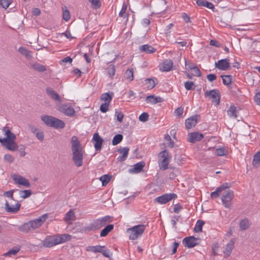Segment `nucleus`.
<instances>
[{"label": "nucleus", "instance_id": "nucleus-1", "mask_svg": "<svg viewBox=\"0 0 260 260\" xmlns=\"http://www.w3.org/2000/svg\"><path fill=\"white\" fill-rule=\"evenodd\" d=\"M72 159L75 165L80 167L83 165V154L84 152L79 139L76 136H73L71 140Z\"/></svg>", "mask_w": 260, "mask_h": 260}, {"label": "nucleus", "instance_id": "nucleus-2", "mask_svg": "<svg viewBox=\"0 0 260 260\" xmlns=\"http://www.w3.org/2000/svg\"><path fill=\"white\" fill-rule=\"evenodd\" d=\"M2 131L5 138H0V143L9 150L15 151L17 150L18 145L15 142L16 138L15 135L11 132L8 127H3Z\"/></svg>", "mask_w": 260, "mask_h": 260}, {"label": "nucleus", "instance_id": "nucleus-3", "mask_svg": "<svg viewBox=\"0 0 260 260\" xmlns=\"http://www.w3.org/2000/svg\"><path fill=\"white\" fill-rule=\"evenodd\" d=\"M48 215L44 214L38 218L23 224L20 229L24 232H28L40 228L48 218Z\"/></svg>", "mask_w": 260, "mask_h": 260}, {"label": "nucleus", "instance_id": "nucleus-4", "mask_svg": "<svg viewBox=\"0 0 260 260\" xmlns=\"http://www.w3.org/2000/svg\"><path fill=\"white\" fill-rule=\"evenodd\" d=\"M146 225L138 224L127 229L126 233L131 240H135L141 237L146 230Z\"/></svg>", "mask_w": 260, "mask_h": 260}, {"label": "nucleus", "instance_id": "nucleus-5", "mask_svg": "<svg viewBox=\"0 0 260 260\" xmlns=\"http://www.w3.org/2000/svg\"><path fill=\"white\" fill-rule=\"evenodd\" d=\"M158 164L161 170H166L171 159V155L167 150L161 151L159 154Z\"/></svg>", "mask_w": 260, "mask_h": 260}, {"label": "nucleus", "instance_id": "nucleus-6", "mask_svg": "<svg viewBox=\"0 0 260 260\" xmlns=\"http://www.w3.org/2000/svg\"><path fill=\"white\" fill-rule=\"evenodd\" d=\"M113 96V92H105L102 94L100 97V101L104 103L101 105L100 109L102 113H106L109 110V106L112 100Z\"/></svg>", "mask_w": 260, "mask_h": 260}, {"label": "nucleus", "instance_id": "nucleus-7", "mask_svg": "<svg viewBox=\"0 0 260 260\" xmlns=\"http://www.w3.org/2000/svg\"><path fill=\"white\" fill-rule=\"evenodd\" d=\"M57 110L60 113L64 114L69 117H73L75 115V110L71 104H64L57 106Z\"/></svg>", "mask_w": 260, "mask_h": 260}, {"label": "nucleus", "instance_id": "nucleus-8", "mask_svg": "<svg viewBox=\"0 0 260 260\" xmlns=\"http://www.w3.org/2000/svg\"><path fill=\"white\" fill-rule=\"evenodd\" d=\"M20 204L18 201L12 199L5 204L6 210L8 212L16 213L18 212L20 208Z\"/></svg>", "mask_w": 260, "mask_h": 260}, {"label": "nucleus", "instance_id": "nucleus-9", "mask_svg": "<svg viewBox=\"0 0 260 260\" xmlns=\"http://www.w3.org/2000/svg\"><path fill=\"white\" fill-rule=\"evenodd\" d=\"M11 177L15 184L23 186L25 187H29L30 186L29 180L22 176H21L19 174H14L12 175Z\"/></svg>", "mask_w": 260, "mask_h": 260}, {"label": "nucleus", "instance_id": "nucleus-10", "mask_svg": "<svg viewBox=\"0 0 260 260\" xmlns=\"http://www.w3.org/2000/svg\"><path fill=\"white\" fill-rule=\"evenodd\" d=\"M234 197V192L231 190H228L226 191V193L222 196L221 201L222 204L225 208H229L231 207Z\"/></svg>", "mask_w": 260, "mask_h": 260}, {"label": "nucleus", "instance_id": "nucleus-11", "mask_svg": "<svg viewBox=\"0 0 260 260\" xmlns=\"http://www.w3.org/2000/svg\"><path fill=\"white\" fill-rule=\"evenodd\" d=\"M177 198V194L174 193H166L156 198L155 201L159 204H165Z\"/></svg>", "mask_w": 260, "mask_h": 260}, {"label": "nucleus", "instance_id": "nucleus-12", "mask_svg": "<svg viewBox=\"0 0 260 260\" xmlns=\"http://www.w3.org/2000/svg\"><path fill=\"white\" fill-rule=\"evenodd\" d=\"M110 217L106 216L101 218H98L92 222L95 230H99L104 226L107 223L110 222Z\"/></svg>", "mask_w": 260, "mask_h": 260}, {"label": "nucleus", "instance_id": "nucleus-13", "mask_svg": "<svg viewBox=\"0 0 260 260\" xmlns=\"http://www.w3.org/2000/svg\"><path fill=\"white\" fill-rule=\"evenodd\" d=\"M205 96L208 97L216 105H218L220 102L219 92L218 90L214 89L206 91L205 93Z\"/></svg>", "mask_w": 260, "mask_h": 260}, {"label": "nucleus", "instance_id": "nucleus-14", "mask_svg": "<svg viewBox=\"0 0 260 260\" xmlns=\"http://www.w3.org/2000/svg\"><path fill=\"white\" fill-rule=\"evenodd\" d=\"M235 239H232L223 248L222 252L224 257H229L232 253L235 246Z\"/></svg>", "mask_w": 260, "mask_h": 260}, {"label": "nucleus", "instance_id": "nucleus-15", "mask_svg": "<svg viewBox=\"0 0 260 260\" xmlns=\"http://www.w3.org/2000/svg\"><path fill=\"white\" fill-rule=\"evenodd\" d=\"M215 67L219 70H228L230 67V60L228 58L219 60L215 62Z\"/></svg>", "mask_w": 260, "mask_h": 260}, {"label": "nucleus", "instance_id": "nucleus-16", "mask_svg": "<svg viewBox=\"0 0 260 260\" xmlns=\"http://www.w3.org/2000/svg\"><path fill=\"white\" fill-rule=\"evenodd\" d=\"M173 67V62L170 59H166L159 64L158 68L161 72L170 71Z\"/></svg>", "mask_w": 260, "mask_h": 260}, {"label": "nucleus", "instance_id": "nucleus-17", "mask_svg": "<svg viewBox=\"0 0 260 260\" xmlns=\"http://www.w3.org/2000/svg\"><path fill=\"white\" fill-rule=\"evenodd\" d=\"M185 247L192 248L198 245L197 239L193 236H190L185 238L182 241Z\"/></svg>", "mask_w": 260, "mask_h": 260}, {"label": "nucleus", "instance_id": "nucleus-18", "mask_svg": "<svg viewBox=\"0 0 260 260\" xmlns=\"http://www.w3.org/2000/svg\"><path fill=\"white\" fill-rule=\"evenodd\" d=\"M104 248V246H89L86 247V250L89 252H101L106 257H109V255L107 251L103 250Z\"/></svg>", "mask_w": 260, "mask_h": 260}, {"label": "nucleus", "instance_id": "nucleus-19", "mask_svg": "<svg viewBox=\"0 0 260 260\" xmlns=\"http://www.w3.org/2000/svg\"><path fill=\"white\" fill-rule=\"evenodd\" d=\"M58 245L56 235L48 236L43 241V245L46 247H51Z\"/></svg>", "mask_w": 260, "mask_h": 260}, {"label": "nucleus", "instance_id": "nucleus-20", "mask_svg": "<svg viewBox=\"0 0 260 260\" xmlns=\"http://www.w3.org/2000/svg\"><path fill=\"white\" fill-rule=\"evenodd\" d=\"M230 187L228 183L223 184L221 186L217 187L215 191L211 192L210 197L212 199L217 198L221 194V192L226 189Z\"/></svg>", "mask_w": 260, "mask_h": 260}, {"label": "nucleus", "instance_id": "nucleus-21", "mask_svg": "<svg viewBox=\"0 0 260 260\" xmlns=\"http://www.w3.org/2000/svg\"><path fill=\"white\" fill-rule=\"evenodd\" d=\"M92 140L94 142V146L95 149L97 151L100 150L102 148L103 139L99 135L98 133L93 134Z\"/></svg>", "mask_w": 260, "mask_h": 260}, {"label": "nucleus", "instance_id": "nucleus-22", "mask_svg": "<svg viewBox=\"0 0 260 260\" xmlns=\"http://www.w3.org/2000/svg\"><path fill=\"white\" fill-rule=\"evenodd\" d=\"M203 137L204 136L202 134L199 132H193L188 135V141L191 143H194L197 141H201Z\"/></svg>", "mask_w": 260, "mask_h": 260}, {"label": "nucleus", "instance_id": "nucleus-23", "mask_svg": "<svg viewBox=\"0 0 260 260\" xmlns=\"http://www.w3.org/2000/svg\"><path fill=\"white\" fill-rule=\"evenodd\" d=\"M198 123V116L194 115L185 120V127L187 129H190L194 127Z\"/></svg>", "mask_w": 260, "mask_h": 260}, {"label": "nucleus", "instance_id": "nucleus-24", "mask_svg": "<svg viewBox=\"0 0 260 260\" xmlns=\"http://www.w3.org/2000/svg\"><path fill=\"white\" fill-rule=\"evenodd\" d=\"M129 149L128 147L121 148L118 149V152L120 155L117 157V160L119 161H124L127 157Z\"/></svg>", "mask_w": 260, "mask_h": 260}, {"label": "nucleus", "instance_id": "nucleus-25", "mask_svg": "<svg viewBox=\"0 0 260 260\" xmlns=\"http://www.w3.org/2000/svg\"><path fill=\"white\" fill-rule=\"evenodd\" d=\"M46 93L53 100L57 101L59 103L61 102V98L59 94L52 89L50 88H47L46 89Z\"/></svg>", "mask_w": 260, "mask_h": 260}, {"label": "nucleus", "instance_id": "nucleus-26", "mask_svg": "<svg viewBox=\"0 0 260 260\" xmlns=\"http://www.w3.org/2000/svg\"><path fill=\"white\" fill-rule=\"evenodd\" d=\"M146 101L147 103L155 104L158 103L162 102L163 100L160 96H155L154 95H150L146 97Z\"/></svg>", "mask_w": 260, "mask_h": 260}, {"label": "nucleus", "instance_id": "nucleus-27", "mask_svg": "<svg viewBox=\"0 0 260 260\" xmlns=\"http://www.w3.org/2000/svg\"><path fill=\"white\" fill-rule=\"evenodd\" d=\"M127 5L125 3L122 5V8L119 13V16L125 19V22H127L128 20L129 14L126 12Z\"/></svg>", "mask_w": 260, "mask_h": 260}, {"label": "nucleus", "instance_id": "nucleus-28", "mask_svg": "<svg viewBox=\"0 0 260 260\" xmlns=\"http://www.w3.org/2000/svg\"><path fill=\"white\" fill-rule=\"evenodd\" d=\"M76 220V216L73 210L71 209L66 214L64 217V220L69 224L71 223Z\"/></svg>", "mask_w": 260, "mask_h": 260}, {"label": "nucleus", "instance_id": "nucleus-29", "mask_svg": "<svg viewBox=\"0 0 260 260\" xmlns=\"http://www.w3.org/2000/svg\"><path fill=\"white\" fill-rule=\"evenodd\" d=\"M228 154V149L226 147H219L215 150V154L218 156H227Z\"/></svg>", "mask_w": 260, "mask_h": 260}, {"label": "nucleus", "instance_id": "nucleus-30", "mask_svg": "<svg viewBox=\"0 0 260 260\" xmlns=\"http://www.w3.org/2000/svg\"><path fill=\"white\" fill-rule=\"evenodd\" d=\"M56 237L57 244H59L70 241L71 239L72 236L69 234H64L56 235Z\"/></svg>", "mask_w": 260, "mask_h": 260}, {"label": "nucleus", "instance_id": "nucleus-31", "mask_svg": "<svg viewBox=\"0 0 260 260\" xmlns=\"http://www.w3.org/2000/svg\"><path fill=\"white\" fill-rule=\"evenodd\" d=\"M140 50L146 53L151 54L154 53L156 49L148 44H145L140 47Z\"/></svg>", "mask_w": 260, "mask_h": 260}, {"label": "nucleus", "instance_id": "nucleus-32", "mask_svg": "<svg viewBox=\"0 0 260 260\" xmlns=\"http://www.w3.org/2000/svg\"><path fill=\"white\" fill-rule=\"evenodd\" d=\"M64 126H65V123H64V122L57 118H55L54 119V120L53 121V123L51 126V127H53L56 129L63 128L64 127Z\"/></svg>", "mask_w": 260, "mask_h": 260}, {"label": "nucleus", "instance_id": "nucleus-33", "mask_svg": "<svg viewBox=\"0 0 260 260\" xmlns=\"http://www.w3.org/2000/svg\"><path fill=\"white\" fill-rule=\"evenodd\" d=\"M114 229L113 224H109L104 228L100 233V236L102 237H106L108 234L111 232Z\"/></svg>", "mask_w": 260, "mask_h": 260}, {"label": "nucleus", "instance_id": "nucleus-34", "mask_svg": "<svg viewBox=\"0 0 260 260\" xmlns=\"http://www.w3.org/2000/svg\"><path fill=\"white\" fill-rule=\"evenodd\" d=\"M55 117L51 116L45 115L42 117L41 119L47 125L51 127Z\"/></svg>", "mask_w": 260, "mask_h": 260}, {"label": "nucleus", "instance_id": "nucleus-35", "mask_svg": "<svg viewBox=\"0 0 260 260\" xmlns=\"http://www.w3.org/2000/svg\"><path fill=\"white\" fill-rule=\"evenodd\" d=\"M124 77L125 80L129 82L133 81L134 79L133 69H127L124 73Z\"/></svg>", "mask_w": 260, "mask_h": 260}, {"label": "nucleus", "instance_id": "nucleus-36", "mask_svg": "<svg viewBox=\"0 0 260 260\" xmlns=\"http://www.w3.org/2000/svg\"><path fill=\"white\" fill-rule=\"evenodd\" d=\"M144 166L145 163L144 162L141 161L138 162L134 166V168L133 169L132 171L135 173H139L142 170Z\"/></svg>", "mask_w": 260, "mask_h": 260}, {"label": "nucleus", "instance_id": "nucleus-37", "mask_svg": "<svg viewBox=\"0 0 260 260\" xmlns=\"http://www.w3.org/2000/svg\"><path fill=\"white\" fill-rule=\"evenodd\" d=\"M252 164L255 168H257L260 166V151L254 155Z\"/></svg>", "mask_w": 260, "mask_h": 260}, {"label": "nucleus", "instance_id": "nucleus-38", "mask_svg": "<svg viewBox=\"0 0 260 260\" xmlns=\"http://www.w3.org/2000/svg\"><path fill=\"white\" fill-rule=\"evenodd\" d=\"M227 114L230 117L236 118L237 117L236 107L234 106H231L227 111Z\"/></svg>", "mask_w": 260, "mask_h": 260}, {"label": "nucleus", "instance_id": "nucleus-39", "mask_svg": "<svg viewBox=\"0 0 260 260\" xmlns=\"http://www.w3.org/2000/svg\"><path fill=\"white\" fill-rule=\"evenodd\" d=\"M31 68L34 70L39 72H43L46 70L45 66L39 63H35L31 65Z\"/></svg>", "mask_w": 260, "mask_h": 260}, {"label": "nucleus", "instance_id": "nucleus-40", "mask_svg": "<svg viewBox=\"0 0 260 260\" xmlns=\"http://www.w3.org/2000/svg\"><path fill=\"white\" fill-rule=\"evenodd\" d=\"M112 176L109 175H104L100 178L102 183V186H105L110 181Z\"/></svg>", "mask_w": 260, "mask_h": 260}, {"label": "nucleus", "instance_id": "nucleus-41", "mask_svg": "<svg viewBox=\"0 0 260 260\" xmlns=\"http://www.w3.org/2000/svg\"><path fill=\"white\" fill-rule=\"evenodd\" d=\"M223 83L226 85H230L232 82L233 77L231 75H221Z\"/></svg>", "mask_w": 260, "mask_h": 260}, {"label": "nucleus", "instance_id": "nucleus-42", "mask_svg": "<svg viewBox=\"0 0 260 260\" xmlns=\"http://www.w3.org/2000/svg\"><path fill=\"white\" fill-rule=\"evenodd\" d=\"M188 69L192 71V75L196 77H199L201 75V73L199 68L194 66H189Z\"/></svg>", "mask_w": 260, "mask_h": 260}, {"label": "nucleus", "instance_id": "nucleus-43", "mask_svg": "<svg viewBox=\"0 0 260 260\" xmlns=\"http://www.w3.org/2000/svg\"><path fill=\"white\" fill-rule=\"evenodd\" d=\"M107 74L110 78H113L115 73V67L114 65L111 64L107 69Z\"/></svg>", "mask_w": 260, "mask_h": 260}, {"label": "nucleus", "instance_id": "nucleus-44", "mask_svg": "<svg viewBox=\"0 0 260 260\" xmlns=\"http://www.w3.org/2000/svg\"><path fill=\"white\" fill-rule=\"evenodd\" d=\"M145 84L146 88L148 89H151L154 87L155 84L154 81L152 79H147L145 80Z\"/></svg>", "mask_w": 260, "mask_h": 260}, {"label": "nucleus", "instance_id": "nucleus-45", "mask_svg": "<svg viewBox=\"0 0 260 260\" xmlns=\"http://www.w3.org/2000/svg\"><path fill=\"white\" fill-rule=\"evenodd\" d=\"M249 220L247 219H244L240 222V228L241 230H245L249 227Z\"/></svg>", "mask_w": 260, "mask_h": 260}, {"label": "nucleus", "instance_id": "nucleus-46", "mask_svg": "<svg viewBox=\"0 0 260 260\" xmlns=\"http://www.w3.org/2000/svg\"><path fill=\"white\" fill-rule=\"evenodd\" d=\"M205 222L203 221L198 220L196 223V224L194 228V231L196 232H200L202 230L203 226Z\"/></svg>", "mask_w": 260, "mask_h": 260}, {"label": "nucleus", "instance_id": "nucleus-47", "mask_svg": "<svg viewBox=\"0 0 260 260\" xmlns=\"http://www.w3.org/2000/svg\"><path fill=\"white\" fill-rule=\"evenodd\" d=\"M123 139V136L121 134H117L115 135L112 140V145H116L120 143Z\"/></svg>", "mask_w": 260, "mask_h": 260}, {"label": "nucleus", "instance_id": "nucleus-48", "mask_svg": "<svg viewBox=\"0 0 260 260\" xmlns=\"http://www.w3.org/2000/svg\"><path fill=\"white\" fill-rule=\"evenodd\" d=\"M165 140L167 142L166 143L167 146L170 148H173L174 145L173 141L172 140L171 137L168 134H166L164 137Z\"/></svg>", "mask_w": 260, "mask_h": 260}, {"label": "nucleus", "instance_id": "nucleus-49", "mask_svg": "<svg viewBox=\"0 0 260 260\" xmlns=\"http://www.w3.org/2000/svg\"><path fill=\"white\" fill-rule=\"evenodd\" d=\"M18 51L21 54L24 55L27 58H30L31 57L30 52L25 48L20 47L18 49Z\"/></svg>", "mask_w": 260, "mask_h": 260}, {"label": "nucleus", "instance_id": "nucleus-50", "mask_svg": "<svg viewBox=\"0 0 260 260\" xmlns=\"http://www.w3.org/2000/svg\"><path fill=\"white\" fill-rule=\"evenodd\" d=\"M115 116L116 117L117 120L119 122H122L124 117V114L121 111L119 110H116Z\"/></svg>", "mask_w": 260, "mask_h": 260}, {"label": "nucleus", "instance_id": "nucleus-51", "mask_svg": "<svg viewBox=\"0 0 260 260\" xmlns=\"http://www.w3.org/2000/svg\"><path fill=\"white\" fill-rule=\"evenodd\" d=\"M31 194V192L30 190H20L19 191V195L21 198L23 199H25Z\"/></svg>", "mask_w": 260, "mask_h": 260}, {"label": "nucleus", "instance_id": "nucleus-52", "mask_svg": "<svg viewBox=\"0 0 260 260\" xmlns=\"http://www.w3.org/2000/svg\"><path fill=\"white\" fill-rule=\"evenodd\" d=\"M70 13L65 7L63 9L62 18L64 21H68L70 20Z\"/></svg>", "mask_w": 260, "mask_h": 260}, {"label": "nucleus", "instance_id": "nucleus-53", "mask_svg": "<svg viewBox=\"0 0 260 260\" xmlns=\"http://www.w3.org/2000/svg\"><path fill=\"white\" fill-rule=\"evenodd\" d=\"M88 1L91 3V7L95 9L99 8L101 6L100 0H88Z\"/></svg>", "mask_w": 260, "mask_h": 260}, {"label": "nucleus", "instance_id": "nucleus-54", "mask_svg": "<svg viewBox=\"0 0 260 260\" xmlns=\"http://www.w3.org/2000/svg\"><path fill=\"white\" fill-rule=\"evenodd\" d=\"M149 118V115L147 113L144 112L142 113L139 117V119L140 121L142 122H146L148 120Z\"/></svg>", "mask_w": 260, "mask_h": 260}, {"label": "nucleus", "instance_id": "nucleus-55", "mask_svg": "<svg viewBox=\"0 0 260 260\" xmlns=\"http://www.w3.org/2000/svg\"><path fill=\"white\" fill-rule=\"evenodd\" d=\"M11 2V0H0V5L4 9H7L8 8Z\"/></svg>", "mask_w": 260, "mask_h": 260}, {"label": "nucleus", "instance_id": "nucleus-56", "mask_svg": "<svg viewBox=\"0 0 260 260\" xmlns=\"http://www.w3.org/2000/svg\"><path fill=\"white\" fill-rule=\"evenodd\" d=\"M19 249L17 248L15 249H11L10 250L4 254V256H9L11 255H15L17 254V253L18 252Z\"/></svg>", "mask_w": 260, "mask_h": 260}, {"label": "nucleus", "instance_id": "nucleus-57", "mask_svg": "<svg viewBox=\"0 0 260 260\" xmlns=\"http://www.w3.org/2000/svg\"><path fill=\"white\" fill-rule=\"evenodd\" d=\"M219 245L218 243H215L212 246V253L215 256L217 254V252L219 249Z\"/></svg>", "mask_w": 260, "mask_h": 260}, {"label": "nucleus", "instance_id": "nucleus-58", "mask_svg": "<svg viewBox=\"0 0 260 260\" xmlns=\"http://www.w3.org/2000/svg\"><path fill=\"white\" fill-rule=\"evenodd\" d=\"M94 230H95V229L93 227V225L92 222L88 226H85L82 229V231L84 232H89L91 231H94Z\"/></svg>", "mask_w": 260, "mask_h": 260}, {"label": "nucleus", "instance_id": "nucleus-59", "mask_svg": "<svg viewBox=\"0 0 260 260\" xmlns=\"http://www.w3.org/2000/svg\"><path fill=\"white\" fill-rule=\"evenodd\" d=\"M183 108L180 107L175 110L174 113L176 116H180L183 114Z\"/></svg>", "mask_w": 260, "mask_h": 260}, {"label": "nucleus", "instance_id": "nucleus-60", "mask_svg": "<svg viewBox=\"0 0 260 260\" xmlns=\"http://www.w3.org/2000/svg\"><path fill=\"white\" fill-rule=\"evenodd\" d=\"M193 86V83L191 81H187L184 84L185 88L187 90H191Z\"/></svg>", "mask_w": 260, "mask_h": 260}, {"label": "nucleus", "instance_id": "nucleus-61", "mask_svg": "<svg viewBox=\"0 0 260 260\" xmlns=\"http://www.w3.org/2000/svg\"><path fill=\"white\" fill-rule=\"evenodd\" d=\"M4 159L5 160L9 162H12L14 160L13 157L11 155L9 154L5 155Z\"/></svg>", "mask_w": 260, "mask_h": 260}, {"label": "nucleus", "instance_id": "nucleus-62", "mask_svg": "<svg viewBox=\"0 0 260 260\" xmlns=\"http://www.w3.org/2000/svg\"><path fill=\"white\" fill-rule=\"evenodd\" d=\"M216 76L215 74H210L207 76V78L208 81L212 82L216 79Z\"/></svg>", "mask_w": 260, "mask_h": 260}, {"label": "nucleus", "instance_id": "nucleus-63", "mask_svg": "<svg viewBox=\"0 0 260 260\" xmlns=\"http://www.w3.org/2000/svg\"><path fill=\"white\" fill-rule=\"evenodd\" d=\"M182 209V206L179 204H177L176 205H174V211L175 212V213H179L180 210Z\"/></svg>", "mask_w": 260, "mask_h": 260}, {"label": "nucleus", "instance_id": "nucleus-64", "mask_svg": "<svg viewBox=\"0 0 260 260\" xmlns=\"http://www.w3.org/2000/svg\"><path fill=\"white\" fill-rule=\"evenodd\" d=\"M254 101L257 105L260 106V92L257 93L254 96Z\"/></svg>", "mask_w": 260, "mask_h": 260}]
</instances>
